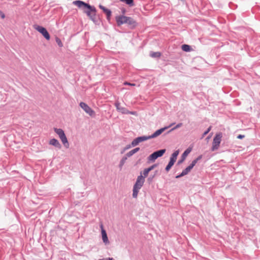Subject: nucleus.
<instances>
[{
  "instance_id": "nucleus-2",
  "label": "nucleus",
  "mask_w": 260,
  "mask_h": 260,
  "mask_svg": "<svg viewBox=\"0 0 260 260\" xmlns=\"http://www.w3.org/2000/svg\"><path fill=\"white\" fill-rule=\"evenodd\" d=\"M89 7L90 8H86L85 9L83 10V12L86 14V15L93 22L96 23L98 21L96 17V8L94 6L91 5H90Z\"/></svg>"
},
{
  "instance_id": "nucleus-3",
  "label": "nucleus",
  "mask_w": 260,
  "mask_h": 260,
  "mask_svg": "<svg viewBox=\"0 0 260 260\" xmlns=\"http://www.w3.org/2000/svg\"><path fill=\"white\" fill-rule=\"evenodd\" d=\"M222 135L221 133H218L216 135L215 137L213 139L212 146L211 150L214 151L217 150L219 147Z\"/></svg>"
},
{
  "instance_id": "nucleus-33",
  "label": "nucleus",
  "mask_w": 260,
  "mask_h": 260,
  "mask_svg": "<svg viewBox=\"0 0 260 260\" xmlns=\"http://www.w3.org/2000/svg\"><path fill=\"white\" fill-rule=\"evenodd\" d=\"M157 166V164H154L147 169H148V171L149 172H150L151 171L153 170L155 168H156Z\"/></svg>"
},
{
  "instance_id": "nucleus-35",
  "label": "nucleus",
  "mask_w": 260,
  "mask_h": 260,
  "mask_svg": "<svg viewBox=\"0 0 260 260\" xmlns=\"http://www.w3.org/2000/svg\"><path fill=\"white\" fill-rule=\"evenodd\" d=\"M149 138V139H153V138H156L157 136V135L156 134V133L154 132L153 134H152L151 135H150V136H148Z\"/></svg>"
},
{
  "instance_id": "nucleus-1",
  "label": "nucleus",
  "mask_w": 260,
  "mask_h": 260,
  "mask_svg": "<svg viewBox=\"0 0 260 260\" xmlns=\"http://www.w3.org/2000/svg\"><path fill=\"white\" fill-rule=\"evenodd\" d=\"M144 182V177H143L142 175V173H141L140 175L138 176L136 181L133 186L132 196L134 198H137L139 190L143 186Z\"/></svg>"
},
{
  "instance_id": "nucleus-27",
  "label": "nucleus",
  "mask_w": 260,
  "mask_h": 260,
  "mask_svg": "<svg viewBox=\"0 0 260 260\" xmlns=\"http://www.w3.org/2000/svg\"><path fill=\"white\" fill-rule=\"evenodd\" d=\"M174 162H173L172 161L170 160L168 164L167 165V166L165 168V170L167 172H168L169 171H170V170L171 169V168L174 165Z\"/></svg>"
},
{
  "instance_id": "nucleus-42",
  "label": "nucleus",
  "mask_w": 260,
  "mask_h": 260,
  "mask_svg": "<svg viewBox=\"0 0 260 260\" xmlns=\"http://www.w3.org/2000/svg\"><path fill=\"white\" fill-rule=\"evenodd\" d=\"M5 14H2L1 15V17H2V18H5Z\"/></svg>"
},
{
  "instance_id": "nucleus-28",
  "label": "nucleus",
  "mask_w": 260,
  "mask_h": 260,
  "mask_svg": "<svg viewBox=\"0 0 260 260\" xmlns=\"http://www.w3.org/2000/svg\"><path fill=\"white\" fill-rule=\"evenodd\" d=\"M149 138L150 137H149L148 136H143L138 137V138L140 140V143L142 142H143L144 141L149 140Z\"/></svg>"
},
{
  "instance_id": "nucleus-17",
  "label": "nucleus",
  "mask_w": 260,
  "mask_h": 260,
  "mask_svg": "<svg viewBox=\"0 0 260 260\" xmlns=\"http://www.w3.org/2000/svg\"><path fill=\"white\" fill-rule=\"evenodd\" d=\"M166 151V150L165 149H162L156 150V151H154V152L155 153V154L156 155V156L157 157V158H158V157L162 156L164 155V154L165 153Z\"/></svg>"
},
{
  "instance_id": "nucleus-24",
  "label": "nucleus",
  "mask_w": 260,
  "mask_h": 260,
  "mask_svg": "<svg viewBox=\"0 0 260 260\" xmlns=\"http://www.w3.org/2000/svg\"><path fill=\"white\" fill-rule=\"evenodd\" d=\"M150 55L153 58H158L161 56V53L159 52H151Z\"/></svg>"
},
{
  "instance_id": "nucleus-37",
  "label": "nucleus",
  "mask_w": 260,
  "mask_h": 260,
  "mask_svg": "<svg viewBox=\"0 0 260 260\" xmlns=\"http://www.w3.org/2000/svg\"><path fill=\"white\" fill-rule=\"evenodd\" d=\"M211 126H210L207 129V130L204 133L203 136L207 135L209 132V131L211 130Z\"/></svg>"
},
{
  "instance_id": "nucleus-43",
  "label": "nucleus",
  "mask_w": 260,
  "mask_h": 260,
  "mask_svg": "<svg viewBox=\"0 0 260 260\" xmlns=\"http://www.w3.org/2000/svg\"><path fill=\"white\" fill-rule=\"evenodd\" d=\"M122 13H123V14H124V13H125V9L122 10Z\"/></svg>"
},
{
  "instance_id": "nucleus-44",
  "label": "nucleus",
  "mask_w": 260,
  "mask_h": 260,
  "mask_svg": "<svg viewBox=\"0 0 260 260\" xmlns=\"http://www.w3.org/2000/svg\"><path fill=\"white\" fill-rule=\"evenodd\" d=\"M125 150H124V148L123 149V150L121 151V153H123L125 152Z\"/></svg>"
},
{
  "instance_id": "nucleus-40",
  "label": "nucleus",
  "mask_w": 260,
  "mask_h": 260,
  "mask_svg": "<svg viewBox=\"0 0 260 260\" xmlns=\"http://www.w3.org/2000/svg\"><path fill=\"white\" fill-rule=\"evenodd\" d=\"M135 113V112H131V111H129L128 114L134 115Z\"/></svg>"
},
{
  "instance_id": "nucleus-20",
  "label": "nucleus",
  "mask_w": 260,
  "mask_h": 260,
  "mask_svg": "<svg viewBox=\"0 0 260 260\" xmlns=\"http://www.w3.org/2000/svg\"><path fill=\"white\" fill-rule=\"evenodd\" d=\"M181 49L185 52H189L192 50L191 46L187 44L182 45L181 46Z\"/></svg>"
},
{
  "instance_id": "nucleus-7",
  "label": "nucleus",
  "mask_w": 260,
  "mask_h": 260,
  "mask_svg": "<svg viewBox=\"0 0 260 260\" xmlns=\"http://www.w3.org/2000/svg\"><path fill=\"white\" fill-rule=\"evenodd\" d=\"M128 16L124 15H119L116 17L117 24L118 26H120L123 24H126L127 22Z\"/></svg>"
},
{
  "instance_id": "nucleus-39",
  "label": "nucleus",
  "mask_w": 260,
  "mask_h": 260,
  "mask_svg": "<svg viewBox=\"0 0 260 260\" xmlns=\"http://www.w3.org/2000/svg\"><path fill=\"white\" fill-rule=\"evenodd\" d=\"M125 85H134V84H131V83H128V82H125Z\"/></svg>"
},
{
  "instance_id": "nucleus-4",
  "label": "nucleus",
  "mask_w": 260,
  "mask_h": 260,
  "mask_svg": "<svg viewBox=\"0 0 260 260\" xmlns=\"http://www.w3.org/2000/svg\"><path fill=\"white\" fill-rule=\"evenodd\" d=\"M34 28L41 33L47 40H50V36L45 27L37 24H35L34 25Z\"/></svg>"
},
{
  "instance_id": "nucleus-30",
  "label": "nucleus",
  "mask_w": 260,
  "mask_h": 260,
  "mask_svg": "<svg viewBox=\"0 0 260 260\" xmlns=\"http://www.w3.org/2000/svg\"><path fill=\"white\" fill-rule=\"evenodd\" d=\"M150 172L148 171V169L147 168L145 169L143 171V174L144 176L143 177H144V178L147 177Z\"/></svg>"
},
{
  "instance_id": "nucleus-41",
  "label": "nucleus",
  "mask_w": 260,
  "mask_h": 260,
  "mask_svg": "<svg viewBox=\"0 0 260 260\" xmlns=\"http://www.w3.org/2000/svg\"><path fill=\"white\" fill-rule=\"evenodd\" d=\"M105 260H114V259L112 257H109L107 259H105Z\"/></svg>"
},
{
  "instance_id": "nucleus-5",
  "label": "nucleus",
  "mask_w": 260,
  "mask_h": 260,
  "mask_svg": "<svg viewBox=\"0 0 260 260\" xmlns=\"http://www.w3.org/2000/svg\"><path fill=\"white\" fill-rule=\"evenodd\" d=\"M194 166H195V159L192 160L190 165L183 170L181 174L177 175L176 178H179L187 174Z\"/></svg>"
},
{
  "instance_id": "nucleus-29",
  "label": "nucleus",
  "mask_w": 260,
  "mask_h": 260,
  "mask_svg": "<svg viewBox=\"0 0 260 260\" xmlns=\"http://www.w3.org/2000/svg\"><path fill=\"white\" fill-rule=\"evenodd\" d=\"M56 42L59 47H62L63 45L60 39L58 38H56Z\"/></svg>"
},
{
  "instance_id": "nucleus-34",
  "label": "nucleus",
  "mask_w": 260,
  "mask_h": 260,
  "mask_svg": "<svg viewBox=\"0 0 260 260\" xmlns=\"http://www.w3.org/2000/svg\"><path fill=\"white\" fill-rule=\"evenodd\" d=\"M182 124L181 123H179L177 124L176 125V126H175L174 128H172V129H171L170 131H169L168 132V133H169L171 131H173V130H174V129H176V128H177L180 127L182 125Z\"/></svg>"
},
{
  "instance_id": "nucleus-21",
  "label": "nucleus",
  "mask_w": 260,
  "mask_h": 260,
  "mask_svg": "<svg viewBox=\"0 0 260 260\" xmlns=\"http://www.w3.org/2000/svg\"><path fill=\"white\" fill-rule=\"evenodd\" d=\"M128 157L126 156V155H125L124 156L122 157V158L121 159L119 164V167L120 169H121L125 164L126 160H127Z\"/></svg>"
},
{
  "instance_id": "nucleus-10",
  "label": "nucleus",
  "mask_w": 260,
  "mask_h": 260,
  "mask_svg": "<svg viewBox=\"0 0 260 260\" xmlns=\"http://www.w3.org/2000/svg\"><path fill=\"white\" fill-rule=\"evenodd\" d=\"M191 150L192 148L191 147L187 148L182 154L181 159L178 161L177 164L180 165L182 164L184 161L188 154L191 151Z\"/></svg>"
},
{
  "instance_id": "nucleus-18",
  "label": "nucleus",
  "mask_w": 260,
  "mask_h": 260,
  "mask_svg": "<svg viewBox=\"0 0 260 260\" xmlns=\"http://www.w3.org/2000/svg\"><path fill=\"white\" fill-rule=\"evenodd\" d=\"M54 131L59 138L65 135L64 131L61 128H54Z\"/></svg>"
},
{
  "instance_id": "nucleus-36",
  "label": "nucleus",
  "mask_w": 260,
  "mask_h": 260,
  "mask_svg": "<svg viewBox=\"0 0 260 260\" xmlns=\"http://www.w3.org/2000/svg\"><path fill=\"white\" fill-rule=\"evenodd\" d=\"M132 146V143L131 144L127 145L124 148V150H126L130 149Z\"/></svg>"
},
{
  "instance_id": "nucleus-26",
  "label": "nucleus",
  "mask_w": 260,
  "mask_h": 260,
  "mask_svg": "<svg viewBox=\"0 0 260 260\" xmlns=\"http://www.w3.org/2000/svg\"><path fill=\"white\" fill-rule=\"evenodd\" d=\"M140 143V140L138 137L134 139L132 142V145L133 147L137 146Z\"/></svg>"
},
{
  "instance_id": "nucleus-31",
  "label": "nucleus",
  "mask_w": 260,
  "mask_h": 260,
  "mask_svg": "<svg viewBox=\"0 0 260 260\" xmlns=\"http://www.w3.org/2000/svg\"><path fill=\"white\" fill-rule=\"evenodd\" d=\"M155 174H154L153 175H150L149 176V177L147 178V181H148L149 183H150L151 182H152V181L153 180V179L155 177Z\"/></svg>"
},
{
  "instance_id": "nucleus-16",
  "label": "nucleus",
  "mask_w": 260,
  "mask_h": 260,
  "mask_svg": "<svg viewBox=\"0 0 260 260\" xmlns=\"http://www.w3.org/2000/svg\"><path fill=\"white\" fill-rule=\"evenodd\" d=\"M140 148L139 147H136L134 148V149L131 150L128 152H127L125 155L128 157H129L132 156L133 155H134L135 153H137L140 150Z\"/></svg>"
},
{
  "instance_id": "nucleus-38",
  "label": "nucleus",
  "mask_w": 260,
  "mask_h": 260,
  "mask_svg": "<svg viewBox=\"0 0 260 260\" xmlns=\"http://www.w3.org/2000/svg\"><path fill=\"white\" fill-rule=\"evenodd\" d=\"M244 136L243 135H239V136L237 137V138H238V139H242V138H244Z\"/></svg>"
},
{
  "instance_id": "nucleus-22",
  "label": "nucleus",
  "mask_w": 260,
  "mask_h": 260,
  "mask_svg": "<svg viewBox=\"0 0 260 260\" xmlns=\"http://www.w3.org/2000/svg\"><path fill=\"white\" fill-rule=\"evenodd\" d=\"M172 125V124L171 125H170L169 126H165L164 127H162V128H160L159 129H157V131H156L155 132V133L157 135V136H158L160 134H161L166 129H167L168 128H169Z\"/></svg>"
},
{
  "instance_id": "nucleus-32",
  "label": "nucleus",
  "mask_w": 260,
  "mask_h": 260,
  "mask_svg": "<svg viewBox=\"0 0 260 260\" xmlns=\"http://www.w3.org/2000/svg\"><path fill=\"white\" fill-rule=\"evenodd\" d=\"M114 106H115L116 108V110L118 111V109L121 107L120 106V103L118 102V101H116L115 103H114Z\"/></svg>"
},
{
  "instance_id": "nucleus-45",
  "label": "nucleus",
  "mask_w": 260,
  "mask_h": 260,
  "mask_svg": "<svg viewBox=\"0 0 260 260\" xmlns=\"http://www.w3.org/2000/svg\"><path fill=\"white\" fill-rule=\"evenodd\" d=\"M99 260H105L104 258H102V259H100Z\"/></svg>"
},
{
  "instance_id": "nucleus-13",
  "label": "nucleus",
  "mask_w": 260,
  "mask_h": 260,
  "mask_svg": "<svg viewBox=\"0 0 260 260\" xmlns=\"http://www.w3.org/2000/svg\"><path fill=\"white\" fill-rule=\"evenodd\" d=\"M102 239L103 241V242L105 244H108L109 243L108 238L106 233V232L105 230H104L103 228L102 229Z\"/></svg>"
},
{
  "instance_id": "nucleus-25",
  "label": "nucleus",
  "mask_w": 260,
  "mask_h": 260,
  "mask_svg": "<svg viewBox=\"0 0 260 260\" xmlns=\"http://www.w3.org/2000/svg\"><path fill=\"white\" fill-rule=\"evenodd\" d=\"M118 112L124 114H128L129 111L125 108L121 107L118 110Z\"/></svg>"
},
{
  "instance_id": "nucleus-14",
  "label": "nucleus",
  "mask_w": 260,
  "mask_h": 260,
  "mask_svg": "<svg viewBox=\"0 0 260 260\" xmlns=\"http://www.w3.org/2000/svg\"><path fill=\"white\" fill-rule=\"evenodd\" d=\"M179 153V150L175 151L171 155V156L170 158V160L172 161L173 162L175 163L176 161V159H177V157Z\"/></svg>"
},
{
  "instance_id": "nucleus-23",
  "label": "nucleus",
  "mask_w": 260,
  "mask_h": 260,
  "mask_svg": "<svg viewBox=\"0 0 260 260\" xmlns=\"http://www.w3.org/2000/svg\"><path fill=\"white\" fill-rule=\"evenodd\" d=\"M120 1L125 3L129 7H133L135 5L134 0H120Z\"/></svg>"
},
{
  "instance_id": "nucleus-6",
  "label": "nucleus",
  "mask_w": 260,
  "mask_h": 260,
  "mask_svg": "<svg viewBox=\"0 0 260 260\" xmlns=\"http://www.w3.org/2000/svg\"><path fill=\"white\" fill-rule=\"evenodd\" d=\"M79 105L80 107L89 115L92 116L94 114V111L86 103L81 102Z\"/></svg>"
},
{
  "instance_id": "nucleus-19",
  "label": "nucleus",
  "mask_w": 260,
  "mask_h": 260,
  "mask_svg": "<svg viewBox=\"0 0 260 260\" xmlns=\"http://www.w3.org/2000/svg\"><path fill=\"white\" fill-rule=\"evenodd\" d=\"M157 158V157L155 155L154 152H153L152 154H151L147 158V160L148 161L150 162H153Z\"/></svg>"
},
{
  "instance_id": "nucleus-8",
  "label": "nucleus",
  "mask_w": 260,
  "mask_h": 260,
  "mask_svg": "<svg viewBox=\"0 0 260 260\" xmlns=\"http://www.w3.org/2000/svg\"><path fill=\"white\" fill-rule=\"evenodd\" d=\"M73 4L79 8H82L84 10L86 8H90V5L83 1L77 0L73 2Z\"/></svg>"
},
{
  "instance_id": "nucleus-11",
  "label": "nucleus",
  "mask_w": 260,
  "mask_h": 260,
  "mask_svg": "<svg viewBox=\"0 0 260 260\" xmlns=\"http://www.w3.org/2000/svg\"><path fill=\"white\" fill-rule=\"evenodd\" d=\"M49 144L58 149H60L61 148V145L60 144L59 141L55 138L51 139L49 141Z\"/></svg>"
},
{
  "instance_id": "nucleus-9",
  "label": "nucleus",
  "mask_w": 260,
  "mask_h": 260,
  "mask_svg": "<svg viewBox=\"0 0 260 260\" xmlns=\"http://www.w3.org/2000/svg\"><path fill=\"white\" fill-rule=\"evenodd\" d=\"M99 8L103 11V12L106 14V18L108 21H110L111 15H112V12L111 11L104 7V6L102 5H99Z\"/></svg>"
},
{
  "instance_id": "nucleus-15",
  "label": "nucleus",
  "mask_w": 260,
  "mask_h": 260,
  "mask_svg": "<svg viewBox=\"0 0 260 260\" xmlns=\"http://www.w3.org/2000/svg\"><path fill=\"white\" fill-rule=\"evenodd\" d=\"M61 140L62 143H63L64 146L68 148L69 147V143L68 141L67 138L66 136V135H63V136L59 138Z\"/></svg>"
},
{
  "instance_id": "nucleus-12",
  "label": "nucleus",
  "mask_w": 260,
  "mask_h": 260,
  "mask_svg": "<svg viewBox=\"0 0 260 260\" xmlns=\"http://www.w3.org/2000/svg\"><path fill=\"white\" fill-rule=\"evenodd\" d=\"M126 24L131 28H134L136 26L137 23L133 18L128 17Z\"/></svg>"
}]
</instances>
